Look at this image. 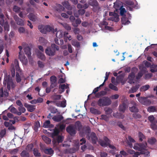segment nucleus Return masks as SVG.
<instances>
[{
	"label": "nucleus",
	"mask_w": 157,
	"mask_h": 157,
	"mask_svg": "<svg viewBox=\"0 0 157 157\" xmlns=\"http://www.w3.org/2000/svg\"><path fill=\"white\" fill-rule=\"evenodd\" d=\"M3 73L4 74V78L3 81V84L6 85L7 84V88L8 90H10L11 87L14 88L15 85L14 83L12 78L14 77L15 76V70L13 67L11 68L10 72L8 73H7L6 70H4Z\"/></svg>",
	"instance_id": "1"
},
{
	"label": "nucleus",
	"mask_w": 157,
	"mask_h": 157,
	"mask_svg": "<svg viewBox=\"0 0 157 157\" xmlns=\"http://www.w3.org/2000/svg\"><path fill=\"white\" fill-rule=\"evenodd\" d=\"M147 144L146 143L144 144H136L134 146L133 148L136 150L140 151V152H135L134 154L133 157H138V155L140 154H144L145 153V151L147 150Z\"/></svg>",
	"instance_id": "2"
},
{
	"label": "nucleus",
	"mask_w": 157,
	"mask_h": 157,
	"mask_svg": "<svg viewBox=\"0 0 157 157\" xmlns=\"http://www.w3.org/2000/svg\"><path fill=\"white\" fill-rule=\"evenodd\" d=\"M59 46L56 45L55 44H51V47H48L45 50L46 54L49 56H54L56 53V51H59Z\"/></svg>",
	"instance_id": "3"
},
{
	"label": "nucleus",
	"mask_w": 157,
	"mask_h": 157,
	"mask_svg": "<svg viewBox=\"0 0 157 157\" xmlns=\"http://www.w3.org/2000/svg\"><path fill=\"white\" fill-rule=\"evenodd\" d=\"M111 101L108 97H104L100 98L97 102L98 105L100 107L110 105Z\"/></svg>",
	"instance_id": "4"
},
{
	"label": "nucleus",
	"mask_w": 157,
	"mask_h": 157,
	"mask_svg": "<svg viewBox=\"0 0 157 157\" xmlns=\"http://www.w3.org/2000/svg\"><path fill=\"white\" fill-rule=\"evenodd\" d=\"M90 130L87 129L86 131V137L89 140H91L93 144H96L98 140V138L96 136V134L92 132L90 133Z\"/></svg>",
	"instance_id": "5"
},
{
	"label": "nucleus",
	"mask_w": 157,
	"mask_h": 157,
	"mask_svg": "<svg viewBox=\"0 0 157 157\" xmlns=\"http://www.w3.org/2000/svg\"><path fill=\"white\" fill-rule=\"evenodd\" d=\"M88 2L89 5L93 7V10L94 12L99 11L100 9L101 8L97 0H90Z\"/></svg>",
	"instance_id": "6"
},
{
	"label": "nucleus",
	"mask_w": 157,
	"mask_h": 157,
	"mask_svg": "<svg viewBox=\"0 0 157 157\" xmlns=\"http://www.w3.org/2000/svg\"><path fill=\"white\" fill-rule=\"evenodd\" d=\"M39 29L41 33L44 34H46L47 32H52L53 33L56 32L57 31V29H56L54 30V29L52 27L49 25H47L44 27L43 29L40 28L39 27Z\"/></svg>",
	"instance_id": "7"
},
{
	"label": "nucleus",
	"mask_w": 157,
	"mask_h": 157,
	"mask_svg": "<svg viewBox=\"0 0 157 157\" xmlns=\"http://www.w3.org/2000/svg\"><path fill=\"white\" fill-rule=\"evenodd\" d=\"M66 131L71 136L75 135L76 131L75 127L72 125H70L66 128Z\"/></svg>",
	"instance_id": "8"
},
{
	"label": "nucleus",
	"mask_w": 157,
	"mask_h": 157,
	"mask_svg": "<svg viewBox=\"0 0 157 157\" xmlns=\"http://www.w3.org/2000/svg\"><path fill=\"white\" fill-rule=\"evenodd\" d=\"M51 85L50 87L51 89L53 88L56 86L57 78L55 75H53L50 78Z\"/></svg>",
	"instance_id": "9"
},
{
	"label": "nucleus",
	"mask_w": 157,
	"mask_h": 157,
	"mask_svg": "<svg viewBox=\"0 0 157 157\" xmlns=\"http://www.w3.org/2000/svg\"><path fill=\"white\" fill-rule=\"evenodd\" d=\"M64 137L63 136L59 135L54 139L52 141L54 144L57 145L59 143H62Z\"/></svg>",
	"instance_id": "10"
},
{
	"label": "nucleus",
	"mask_w": 157,
	"mask_h": 157,
	"mask_svg": "<svg viewBox=\"0 0 157 157\" xmlns=\"http://www.w3.org/2000/svg\"><path fill=\"white\" fill-rule=\"evenodd\" d=\"M132 106L129 107L130 111L132 113H137L139 111V109L137 107V104L133 102L132 103Z\"/></svg>",
	"instance_id": "11"
},
{
	"label": "nucleus",
	"mask_w": 157,
	"mask_h": 157,
	"mask_svg": "<svg viewBox=\"0 0 157 157\" xmlns=\"http://www.w3.org/2000/svg\"><path fill=\"white\" fill-rule=\"evenodd\" d=\"M14 19L17 25L21 26L24 25V22L23 20L19 18L17 15H15L14 16Z\"/></svg>",
	"instance_id": "12"
},
{
	"label": "nucleus",
	"mask_w": 157,
	"mask_h": 157,
	"mask_svg": "<svg viewBox=\"0 0 157 157\" xmlns=\"http://www.w3.org/2000/svg\"><path fill=\"white\" fill-rule=\"evenodd\" d=\"M24 106L27 109L28 111L30 112H33L35 109V105H30L27 103H25Z\"/></svg>",
	"instance_id": "13"
},
{
	"label": "nucleus",
	"mask_w": 157,
	"mask_h": 157,
	"mask_svg": "<svg viewBox=\"0 0 157 157\" xmlns=\"http://www.w3.org/2000/svg\"><path fill=\"white\" fill-rule=\"evenodd\" d=\"M128 140H127V143L128 145L131 148H132L133 147L132 144V143H135V140L132 138L131 136H129L128 137Z\"/></svg>",
	"instance_id": "14"
},
{
	"label": "nucleus",
	"mask_w": 157,
	"mask_h": 157,
	"mask_svg": "<svg viewBox=\"0 0 157 157\" xmlns=\"http://www.w3.org/2000/svg\"><path fill=\"white\" fill-rule=\"evenodd\" d=\"M109 20L115 22H117L119 20V17L118 15L115 13V15H114V16H112L109 18Z\"/></svg>",
	"instance_id": "15"
},
{
	"label": "nucleus",
	"mask_w": 157,
	"mask_h": 157,
	"mask_svg": "<svg viewBox=\"0 0 157 157\" xmlns=\"http://www.w3.org/2000/svg\"><path fill=\"white\" fill-rule=\"evenodd\" d=\"M63 119V117L61 115L55 116L53 117L52 119L55 121L59 122Z\"/></svg>",
	"instance_id": "16"
},
{
	"label": "nucleus",
	"mask_w": 157,
	"mask_h": 157,
	"mask_svg": "<svg viewBox=\"0 0 157 157\" xmlns=\"http://www.w3.org/2000/svg\"><path fill=\"white\" fill-rule=\"evenodd\" d=\"M24 51L25 54L27 56L28 58L31 56V48L29 46L25 47L24 48Z\"/></svg>",
	"instance_id": "17"
},
{
	"label": "nucleus",
	"mask_w": 157,
	"mask_h": 157,
	"mask_svg": "<svg viewBox=\"0 0 157 157\" xmlns=\"http://www.w3.org/2000/svg\"><path fill=\"white\" fill-rule=\"evenodd\" d=\"M43 151L45 154L49 155H52L54 153L53 150L51 148H44L43 149Z\"/></svg>",
	"instance_id": "18"
},
{
	"label": "nucleus",
	"mask_w": 157,
	"mask_h": 157,
	"mask_svg": "<svg viewBox=\"0 0 157 157\" xmlns=\"http://www.w3.org/2000/svg\"><path fill=\"white\" fill-rule=\"evenodd\" d=\"M121 21L122 24L124 25H128L130 23V21L128 20V18L124 16L122 17L121 19Z\"/></svg>",
	"instance_id": "19"
},
{
	"label": "nucleus",
	"mask_w": 157,
	"mask_h": 157,
	"mask_svg": "<svg viewBox=\"0 0 157 157\" xmlns=\"http://www.w3.org/2000/svg\"><path fill=\"white\" fill-rule=\"evenodd\" d=\"M126 104L125 103H123L119 106V110L120 112H124L126 110Z\"/></svg>",
	"instance_id": "20"
},
{
	"label": "nucleus",
	"mask_w": 157,
	"mask_h": 157,
	"mask_svg": "<svg viewBox=\"0 0 157 157\" xmlns=\"http://www.w3.org/2000/svg\"><path fill=\"white\" fill-rule=\"evenodd\" d=\"M140 85H137L135 86H132L129 90V92L130 93H132L136 92L139 88Z\"/></svg>",
	"instance_id": "21"
},
{
	"label": "nucleus",
	"mask_w": 157,
	"mask_h": 157,
	"mask_svg": "<svg viewBox=\"0 0 157 157\" xmlns=\"http://www.w3.org/2000/svg\"><path fill=\"white\" fill-rule=\"evenodd\" d=\"M90 112L94 114L99 115L101 114V112L98 109H96L94 107H91L90 109Z\"/></svg>",
	"instance_id": "22"
},
{
	"label": "nucleus",
	"mask_w": 157,
	"mask_h": 157,
	"mask_svg": "<svg viewBox=\"0 0 157 157\" xmlns=\"http://www.w3.org/2000/svg\"><path fill=\"white\" fill-rule=\"evenodd\" d=\"M18 110L19 111V112L18 111L17 112V115L18 116H20L22 113H24L26 111V109L23 105L18 107Z\"/></svg>",
	"instance_id": "23"
},
{
	"label": "nucleus",
	"mask_w": 157,
	"mask_h": 157,
	"mask_svg": "<svg viewBox=\"0 0 157 157\" xmlns=\"http://www.w3.org/2000/svg\"><path fill=\"white\" fill-rule=\"evenodd\" d=\"M33 154L36 157H40L41 154L38 149L36 148H34L33 150Z\"/></svg>",
	"instance_id": "24"
},
{
	"label": "nucleus",
	"mask_w": 157,
	"mask_h": 157,
	"mask_svg": "<svg viewBox=\"0 0 157 157\" xmlns=\"http://www.w3.org/2000/svg\"><path fill=\"white\" fill-rule=\"evenodd\" d=\"M107 94L106 92L105 91H101L97 93L95 95V97L97 98H99L100 97L105 95Z\"/></svg>",
	"instance_id": "25"
},
{
	"label": "nucleus",
	"mask_w": 157,
	"mask_h": 157,
	"mask_svg": "<svg viewBox=\"0 0 157 157\" xmlns=\"http://www.w3.org/2000/svg\"><path fill=\"white\" fill-rule=\"evenodd\" d=\"M42 138L46 144H48L50 143L51 140L49 137L45 136H42Z\"/></svg>",
	"instance_id": "26"
},
{
	"label": "nucleus",
	"mask_w": 157,
	"mask_h": 157,
	"mask_svg": "<svg viewBox=\"0 0 157 157\" xmlns=\"http://www.w3.org/2000/svg\"><path fill=\"white\" fill-rule=\"evenodd\" d=\"M40 127V123L38 121H37L35 122V123L33 127V129L36 132L38 131V128Z\"/></svg>",
	"instance_id": "27"
},
{
	"label": "nucleus",
	"mask_w": 157,
	"mask_h": 157,
	"mask_svg": "<svg viewBox=\"0 0 157 157\" xmlns=\"http://www.w3.org/2000/svg\"><path fill=\"white\" fill-rule=\"evenodd\" d=\"M156 141V139L154 137H151L148 140V143L151 145H154Z\"/></svg>",
	"instance_id": "28"
},
{
	"label": "nucleus",
	"mask_w": 157,
	"mask_h": 157,
	"mask_svg": "<svg viewBox=\"0 0 157 157\" xmlns=\"http://www.w3.org/2000/svg\"><path fill=\"white\" fill-rule=\"evenodd\" d=\"M59 133V131L57 129L54 130L52 134V137L54 139L55 136H57Z\"/></svg>",
	"instance_id": "29"
},
{
	"label": "nucleus",
	"mask_w": 157,
	"mask_h": 157,
	"mask_svg": "<svg viewBox=\"0 0 157 157\" xmlns=\"http://www.w3.org/2000/svg\"><path fill=\"white\" fill-rule=\"evenodd\" d=\"M135 77V74L134 72H132L129 75L128 78L129 81L131 82V83L133 82Z\"/></svg>",
	"instance_id": "30"
},
{
	"label": "nucleus",
	"mask_w": 157,
	"mask_h": 157,
	"mask_svg": "<svg viewBox=\"0 0 157 157\" xmlns=\"http://www.w3.org/2000/svg\"><path fill=\"white\" fill-rule=\"evenodd\" d=\"M21 155L22 157H29V154L28 152L25 150H23L21 153Z\"/></svg>",
	"instance_id": "31"
},
{
	"label": "nucleus",
	"mask_w": 157,
	"mask_h": 157,
	"mask_svg": "<svg viewBox=\"0 0 157 157\" xmlns=\"http://www.w3.org/2000/svg\"><path fill=\"white\" fill-rule=\"evenodd\" d=\"M150 88L149 85H146L141 86L140 89V90L141 91H145L148 90Z\"/></svg>",
	"instance_id": "32"
},
{
	"label": "nucleus",
	"mask_w": 157,
	"mask_h": 157,
	"mask_svg": "<svg viewBox=\"0 0 157 157\" xmlns=\"http://www.w3.org/2000/svg\"><path fill=\"white\" fill-rule=\"evenodd\" d=\"M100 119L104 120L106 122H108L109 120V117L106 115L102 114L101 116Z\"/></svg>",
	"instance_id": "33"
},
{
	"label": "nucleus",
	"mask_w": 157,
	"mask_h": 157,
	"mask_svg": "<svg viewBox=\"0 0 157 157\" xmlns=\"http://www.w3.org/2000/svg\"><path fill=\"white\" fill-rule=\"evenodd\" d=\"M132 116L134 119L137 120L140 118L142 117L141 115L138 113H134L132 114Z\"/></svg>",
	"instance_id": "34"
},
{
	"label": "nucleus",
	"mask_w": 157,
	"mask_h": 157,
	"mask_svg": "<svg viewBox=\"0 0 157 157\" xmlns=\"http://www.w3.org/2000/svg\"><path fill=\"white\" fill-rule=\"evenodd\" d=\"M114 117L117 118H123L124 117L122 115L121 113L117 112L116 113H113V114Z\"/></svg>",
	"instance_id": "35"
},
{
	"label": "nucleus",
	"mask_w": 157,
	"mask_h": 157,
	"mask_svg": "<svg viewBox=\"0 0 157 157\" xmlns=\"http://www.w3.org/2000/svg\"><path fill=\"white\" fill-rule=\"evenodd\" d=\"M37 56L38 58L42 60H44L46 58L44 54L41 52H39L38 53Z\"/></svg>",
	"instance_id": "36"
},
{
	"label": "nucleus",
	"mask_w": 157,
	"mask_h": 157,
	"mask_svg": "<svg viewBox=\"0 0 157 157\" xmlns=\"http://www.w3.org/2000/svg\"><path fill=\"white\" fill-rule=\"evenodd\" d=\"M28 17L29 19L32 21H36V16L33 13L29 14L28 15Z\"/></svg>",
	"instance_id": "37"
},
{
	"label": "nucleus",
	"mask_w": 157,
	"mask_h": 157,
	"mask_svg": "<svg viewBox=\"0 0 157 157\" xmlns=\"http://www.w3.org/2000/svg\"><path fill=\"white\" fill-rule=\"evenodd\" d=\"M63 6H64L67 9H69L71 8L70 5L68 2L64 1L62 3Z\"/></svg>",
	"instance_id": "38"
},
{
	"label": "nucleus",
	"mask_w": 157,
	"mask_h": 157,
	"mask_svg": "<svg viewBox=\"0 0 157 157\" xmlns=\"http://www.w3.org/2000/svg\"><path fill=\"white\" fill-rule=\"evenodd\" d=\"M156 110L155 107L151 106L147 108V111L149 112H155Z\"/></svg>",
	"instance_id": "39"
},
{
	"label": "nucleus",
	"mask_w": 157,
	"mask_h": 157,
	"mask_svg": "<svg viewBox=\"0 0 157 157\" xmlns=\"http://www.w3.org/2000/svg\"><path fill=\"white\" fill-rule=\"evenodd\" d=\"M21 8L16 5H14L13 8V10L16 13H19L20 11Z\"/></svg>",
	"instance_id": "40"
},
{
	"label": "nucleus",
	"mask_w": 157,
	"mask_h": 157,
	"mask_svg": "<svg viewBox=\"0 0 157 157\" xmlns=\"http://www.w3.org/2000/svg\"><path fill=\"white\" fill-rule=\"evenodd\" d=\"M119 9L120 10V15L122 16H125L124 13L126 12L125 9L124 8H123L122 6H121L120 7Z\"/></svg>",
	"instance_id": "41"
},
{
	"label": "nucleus",
	"mask_w": 157,
	"mask_h": 157,
	"mask_svg": "<svg viewBox=\"0 0 157 157\" xmlns=\"http://www.w3.org/2000/svg\"><path fill=\"white\" fill-rule=\"evenodd\" d=\"M33 147V145L32 144H28L26 147V149L29 151H32Z\"/></svg>",
	"instance_id": "42"
},
{
	"label": "nucleus",
	"mask_w": 157,
	"mask_h": 157,
	"mask_svg": "<svg viewBox=\"0 0 157 157\" xmlns=\"http://www.w3.org/2000/svg\"><path fill=\"white\" fill-rule=\"evenodd\" d=\"M56 36L57 38L59 39L62 37L63 36V33L61 31H59L57 32L56 34Z\"/></svg>",
	"instance_id": "43"
},
{
	"label": "nucleus",
	"mask_w": 157,
	"mask_h": 157,
	"mask_svg": "<svg viewBox=\"0 0 157 157\" xmlns=\"http://www.w3.org/2000/svg\"><path fill=\"white\" fill-rule=\"evenodd\" d=\"M109 86V87L110 89L114 90L117 91L118 90V89L117 88V87L112 83H110Z\"/></svg>",
	"instance_id": "44"
},
{
	"label": "nucleus",
	"mask_w": 157,
	"mask_h": 157,
	"mask_svg": "<svg viewBox=\"0 0 157 157\" xmlns=\"http://www.w3.org/2000/svg\"><path fill=\"white\" fill-rule=\"evenodd\" d=\"M16 80L17 82L18 83L20 82L21 81V78L18 72H16Z\"/></svg>",
	"instance_id": "45"
},
{
	"label": "nucleus",
	"mask_w": 157,
	"mask_h": 157,
	"mask_svg": "<svg viewBox=\"0 0 157 157\" xmlns=\"http://www.w3.org/2000/svg\"><path fill=\"white\" fill-rule=\"evenodd\" d=\"M105 113L106 115L111 114L113 112L112 109L110 108H108L106 109H105Z\"/></svg>",
	"instance_id": "46"
},
{
	"label": "nucleus",
	"mask_w": 157,
	"mask_h": 157,
	"mask_svg": "<svg viewBox=\"0 0 157 157\" xmlns=\"http://www.w3.org/2000/svg\"><path fill=\"white\" fill-rule=\"evenodd\" d=\"M151 101L146 98L144 101L143 105H149L151 104Z\"/></svg>",
	"instance_id": "47"
},
{
	"label": "nucleus",
	"mask_w": 157,
	"mask_h": 157,
	"mask_svg": "<svg viewBox=\"0 0 157 157\" xmlns=\"http://www.w3.org/2000/svg\"><path fill=\"white\" fill-rule=\"evenodd\" d=\"M4 15H0V24L3 26L5 24L4 20Z\"/></svg>",
	"instance_id": "48"
},
{
	"label": "nucleus",
	"mask_w": 157,
	"mask_h": 157,
	"mask_svg": "<svg viewBox=\"0 0 157 157\" xmlns=\"http://www.w3.org/2000/svg\"><path fill=\"white\" fill-rule=\"evenodd\" d=\"M138 136L139 138V140L140 141L142 142L143 139L145 138V136L143 134L140 132H139Z\"/></svg>",
	"instance_id": "49"
},
{
	"label": "nucleus",
	"mask_w": 157,
	"mask_h": 157,
	"mask_svg": "<svg viewBox=\"0 0 157 157\" xmlns=\"http://www.w3.org/2000/svg\"><path fill=\"white\" fill-rule=\"evenodd\" d=\"M146 97H139L138 98V101L142 104L143 105L144 101Z\"/></svg>",
	"instance_id": "50"
},
{
	"label": "nucleus",
	"mask_w": 157,
	"mask_h": 157,
	"mask_svg": "<svg viewBox=\"0 0 157 157\" xmlns=\"http://www.w3.org/2000/svg\"><path fill=\"white\" fill-rule=\"evenodd\" d=\"M10 111L12 113L16 114L17 115L18 111L14 107H11L10 109Z\"/></svg>",
	"instance_id": "51"
},
{
	"label": "nucleus",
	"mask_w": 157,
	"mask_h": 157,
	"mask_svg": "<svg viewBox=\"0 0 157 157\" xmlns=\"http://www.w3.org/2000/svg\"><path fill=\"white\" fill-rule=\"evenodd\" d=\"M50 124V121L49 120L46 121L43 124V126L45 128H47L49 126Z\"/></svg>",
	"instance_id": "52"
},
{
	"label": "nucleus",
	"mask_w": 157,
	"mask_h": 157,
	"mask_svg": "<svg viewBox=\"0 0 157 157\" xmlns=\"http://www.w3.org/2000/svg\"><path fill=\"white\" fill-rule=\"evenodd\" d=\"M143 74L142 72H140L138 73L137 75L136 76V79H139L143 75Z\"/></svg>",
	"instance_id": "53"
},
{
	"label": "nucleus",
	"mask_w": 157,
	"mask_h": 157,
	"mask_svg": "<svg viewBox=\"0 0 157 157\" xmlns=\"http://www.w3.org/2000/svg\"><path fill=\"white\" fill-rule=\"evenodd\" d=\"M151 128L153 130H156L157 129V125L155 122L151 123Z\"/></svg>",
	"instance_id": "54"
},
{
	"label": "nucleus",
	"mask_w": 157,
	"mask_h": 157,
	"mask_svg": "<svg viewBox=\"0 0 157 157\" xmlns=\"http://www.w3.org/2000/svg\"><path fill=\"white\" fill-rule=\"evenodd\" d=\"M64 27L67 30H71V27L67 23H64L63 25Z\"/></svg>",
	"instance_id": "55"
},
{
	"label": "nucleus",
	"mask_w": 157,
	"mask_h": 157,
	"mask_svg": "<svg viewBox=\"0 0 157 157\" xmlns=\"http://www.w3.org/2000/svg\"><path fill=\"white\" fill-rule=\"evenodd\" d=\"M100 144L102 147H106L108 146V144L104 140H101L100 141Z\"/></svg>",
	"instance_id": "56"
},
{
	"label": "nucleus",
	"mask_w": 157,
	"mask_h": 157,
	"mask_svg": "<svg viewBox=\"0 0 157 157\" xmlns=\"http://www.w3.org/2000/svg\"><path fill=\"white\" fill-rule=\"evenodd\" d=\"M85 10L84 9H80L78 10V13L79 15H82L85 13Z\"/></svg>",
	"instance_id": "57"
},
{
	"label": "nucleus",
	"mask_w": 157,
	"mask_h": 157,
	"mask_svg": "<svg viewBox=\"0 0 157 157\" xmlns=\"http://www.w3.org/2000/svg\"><path fill=\"white\" fill-rule=\"evenodd\" d=\"M6 133V131L5 129L2 130L0 133V136L1 138H3Z\"/></svg>",
	"instance_id": "58"
},
{
	"label": "nucleus",
	"mask_w": 157,
	"mask_h": 157,
	"mask_svg": "<svg viewBox=\"0 0 157 157\" xmlns=\"http://www.w3.org/2000/svg\"><path fill=\"white\" fill-rule=\"evenodd\" d=\"M9 26L7 24V22H6L4 25V29L5 30L7 31H9Z\"/></svg>",
	"instance_id": "59"
},
{
	"label": "nucleus",
	"mask_w": 157,
	"mask_h": 157,
	"mask_svg": "<svg viewBox=\"0 0 157 157\" xmlns=\"http://www.w3.org/2000/svg\"><path fill=\"white\" fill-rule=\"evenodd\" d=\"M18 31L20 33H24L25 32V29L22 27H20L18 29Z\"/></svg>",
	"instance_id": "60"
},
{
	"label": "nucleus",
	"mask_w": 157,
	"mask_h": 157,
	"mask_svg": "<svg viewBox=\"0 0 157 157\" xmlns=\"http://www.w3.org/2000/svg\"><path fill=\"white\" fill-rule=\"evenodd\" d=\"M154 119V117L153 115L150 116L148 117V120L151 123L154 122L153 121Z\"/></svg>",
	"instance_id": "61"
},
{
	"label": "nucleus",
	"mask_w": 157,
	"mask_h": 157,
	"mask_svg": "<svg viewBox=\"0 0 157 157\" xmlns=\"http://www.w3.org/2000/svg\"><path fill=\"white\" fill-rule=\"evenodd\" d=\"M37 64L38 66L40 68H43L44 66L43 62L40 61H39L37 62Z\"/></svg>",
	"instance_id": "62"
},
{
	"label": "nucleus",
	"mask_w": 157,
	"mask_h": 157,
	"mask_svg": "<svg viewBox=\"0 0 157 157\" xmlns=\"http://www.w3.org/2000/svg\"><path fill=\"white\" fill-rule=\"evenodd\" d=\"M75 124L76 125H77L78 127V130H80L82 127V125L80 122L79 121H77L76 122Z\"/></svg>",
	"instance_id": "63"
},
{
	"label": "nucleus",
	"mask_w": 157,
	"mask_h": 157,
	"mask_svg": "<svg viewBox=\"0 0 157 157\" xmlns=\"http://www.w3.org/2000/svg\"><path fill=\"white\" fill-rule=\"evenodd\" d=\"M16 103L18 106H19V107L23 105L22 102L20 100H17Z\"/></svg>",
	"instance_id": "64"
}]
</instances>
